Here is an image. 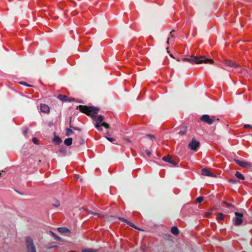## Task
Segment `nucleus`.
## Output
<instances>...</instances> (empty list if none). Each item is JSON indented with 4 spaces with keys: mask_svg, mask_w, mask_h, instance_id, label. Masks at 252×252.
Returning a JSON list of instances; mask_svg holds the SVG:
<instances>
[{
    "mask_svg": "<svg viewBox=\"0 0 252 252\" xmlns=\"http://www.w3.org/2000/svg\"><path fill=\"white\" fill-rule=\"evenodd\" d=\"M76 109L79 110L80 112L85 113L88 116L90 115L94 121H96L97 118L96 115L99 110V109L98 107L81 105L77 106Z\"/></svg>",
    "mask_w": 252,
    "mask_h": 252,
    "instance_id": "nucleus-1",
    "label": "nucleus"
},
{
    "mask_svg": "<svg viewBox=\"0 0 252 252\" xmlns=\"http://www.w3.org/2000/svg\"><path fill=\"white\" fill-rule=\"evenodd\" d=\"M183 62H188L190 63H195L196 64L200 63H213L214 60L212 59H207L204 56H192L189 58H184L182 59Z\"/></svg>",
    "mask_w": 252,
    "mask_h": 252,
    "instance_id": "nucleus-2",
    "label": "nucleus"
},
{
    "mask_svg": "<svg viewBox=\"0 0 252 252\" xmlns=\"http://www.w3.org/2000/svg\"><path fill=\"white\" fill-rule=\"evenodd\" d=\"M200 121L209 125L213 124L216 122L220 121L219 118H217L215 116H210L208 114H204L202 115L200 118Z\"/></svg>",
    "mask_w": 252,
    "mask_h": 252,
    "instance_id": "nucleus-3",
    "label": "nucleus"
},
{
    "mask_svg": "<svg viewBox=\"0 0 252 252\" xmlns=\"http://www.w3.org/2000/svg\"><path fill=\"white\" fill-rule=\"evenodd\" d=\"M106 219L108 220L112 221H115L117 219H118L120 220H122L123 221L126 223L127 224H129L130 226L137 229L140 231H143V229L138 228L137 226H136L133 223L131 222L130 221L127 220L126 219L122 217H118L117 218L115 216H106Z\"/></svg>",
    "mask_w": 252,
    "mask_h": 252,
    "instance_id": "nucleus-4",
    "label": "nucleus"
},
{
    "mask_svg": "<svg viewBox=\"0 0 252 252\" xmlns=\"http://www.w3.org/2000/svg\"><path fill=\"white\" fill-rule=\"evenodd\" d=\"M26 248L27 252H36L33 239L30 237L26 238Z\"/></svg>",
    "mask_w": 252,
    "mask_h": 252,
    "instance_id": "nucleus-5",
    "label": "nucleus"
},
{
    "mask_svg": "<svg viewBox=\"0 0 252 252\" xmlns=\"http://www.w3.org/2000/svg\"><path fill=\"white\" fill-rule=\"evenodd\" d=\"M199 146V142L197 141L195 139L193 138L189 144L188 147L192 150L197 151Z\"/></svg>",
    "mask_w": 252,
    "mask_h": 252,
    "instance_id": "nucleus-6",
    "label": "nucleus"
},
{
    "mask_svg": "<svg viewBox=\"0 0 252 252\" xmlns=\"http://www.w3.org/2000/svg\"><path fill=\"white\" fill-rule=\"evenodd\" d=\"M234 161L236 164H237L238 165L241 167L246 168H249L251 167V164L249 162L241 161L237 159H234Z\"/></svg>",
    "mask_w": 252,
    "mask_h": 252,
    "instance_id": "nucleus-7",
    "label": "nucleus"
},
{
    "mask_svg": "<svg viewBox=\"0 0 252 252\" xmlns=\"http://www.w3.org/2000/svg\"><path fill=\"white\" fill-rule=\"evenodd\" d=\"M104 119L103 116L102 115H99L98 117H97L96 120V125L95 127L97 128L98 130H102V128L100 127V125L101 123H102V121Z\"/></svg>",
    "mask_w": 252,
    "mask_h": 252,
    "instance_id": "nucleus-8",
    "label": "nucleus"
},
{
    "mask_svg": "<svg viewBox=\"0 0 252 252\" xmlns=\"http://www.w3.org/2000/svg\"><path fill=\"white\" fill-rule=\"evenodd\" d=\"M58 98L62 100L65 102H71L74 100V98L71 97H68L66 95L60 94L58 96Z\"/></svg>",
    "mask_w": 252,
    "mask_h": 252,
    "instance_id": "nucleus-9",
    "label": "nucleus"
},
{
    "mask_svg": "<svg viewBox=\"0 0 252 252\" xmlns=\"http://www.w3.org/2000/svg\"><path fill=\"white\" fill-rule=\"evenodd\" d=\"M201 174L204 176L216 177V175L206 168H203L201 170Z\"/></svg>",
    "mask_w": 252,
    "mask_h": 252,
    "instance_id": "nucleus-10",
    "label": "nucleus"
},
{
    "mask_svg": "<svg viewBox=\"0 0 252 252\" xmlns=\"http://www.w3.org/2000/svg\"><path fill=\"white\" fill-rule=\"evenodd\" d=\"M40 111L43 113L48 114L50 113V108L47 104H41Z\"/></svg>",
    "mask_w": 252,
    "mask_h": 252,
    "instance_id": "nucleus-11",
    "label": "nucleus"
},
{
    "mask_svg": "<svg viewBox=\"0 0 252 252\" xmlns=\"http://www.w3.org/2000/svg\"><path fill=\"white\" fill-rule=\"evenodd\" d=\"M233 221L234 225L238 226L242 223L243 220L242 218L236 217L233 218Z\"/></svg>",
    "mask_w": 252,
    "mask_h": 252,
    "instance_id": "nucleus-12",
    "label": "nucleus"
},
{
    "mask_svg": "<svg viewBox=\"0 0 252 252\" xmlns=\"http://www.w3.org/2000/svg\"><path fill=\"white\" fill-rule=\"evenodd\" d=\"M225 64L230 67H237L239 66V65L233 62L230 60H227L225 62Z\"/></svg>",
    "mask_w": 252,
    "mask_h": 252,
    "instance_id": "nucleus-13",
    "label": "nucleus"
},
{
    "mask_svg": "<svg viewBox=\"0 0 252 252\" xmlns=\"http://www.w3.org/2000/svg\"><path fill=\"white\" fill-rule=\"evenodd\" d=\"M187 131V127L186 126H183L180 128V130H179L178 133L182 135H184L186 133Z\"/></svg>",
    "mask_w": 252,
    "mask_h": 252,
    "instance_id": "nucleus-14",
    "label": "nucleus"
},
{
    "mask_svg": "<svg viewBox=\"0 0 252 252\" xmlns=\"http://www.w3.org/2000/svg\"><path fill=\"white\" fill-rule=\"evenodd\" d=\"M58 231L62 233H70V230L66 227H59L58 228Z\"/></svg>",
    "mask_w": 252,
    "mask_h": 252,
    "instance_id": "nucleus-15",
    "label": "nucleus"
},
{
    "mask_svg": "<svg viewBox=\"0 0 252 252\" xmlns=\"http://www.w3.org/2000/svg\"><path fill=\"white\" fill-rule=\"evenodd\" d=\"M171 232L173 234L175 235H178L179 233V230L176 226L172 227L171 229Z\"/></svg>",
    "mask_w": 252,
    "mask_h": 252,
    "instance_id": "nucleus-16",
    "label": "nucleus"
},
{
    "mask_svg": "<svg viewBox=\"0 0 252 252\" xmlns=\"http://www.w3.org/2000/svg\"><path fill=\"white\" fill-rule=\"evenodd\" d=\"M72 138H66L64 141V144L67 146H70L72 144Z\"/></svg>",
    "mask_w": 252,
    "mask_h": 252,
    "instance_id": "nucleus-17",
    "label": "nucleus"
},
{
    "mask_svg": "<svg viewBox=\"0 0 252 252\" xmlns=\"http://www.w3.org/2000/svg\"><path fill=\"white\" fill-rule=\"evenodd\" d=\"M65 130H66L65 135L66 136H69L71 134H72L74 133L73 130L70 127V128L66 127L65 128Z\"/></svg>",
    "mask_w": 252,
    "mask_h": 252,
    "instance_id": "nucleus-18",
    "label": "nucleus"
},
{
    "mask_svg": "<svg viewBox=\"0 0 252 252\" xmlns=\"http://www.w3.org/2000/svg\"><path fill=\"white\" fill-rule=\"evenodd\" d=\"M235 176L240 180H244L245 177L243 175H242L240 172L237 171L235 174Z\"/></svg>",
    "mask_w": 252,
    "mask_h": 252,
    "instance_id": "nucleus-19",
    "label": "nucleus"
},
{
    "mask_svg": "<svg viewBox=\"0 0 252 252\" xmlns=\"http://www.w3.org/2000/svg\"><path fill=\"white\" fill-rule=\"evenodd\" d=\"M87 212L90 214H93V215H96L98 217H105V216H104L103 215H102V214H99V213H95V212H93V211H92L91 210H88Z\"/></svg>",
    "mask_w": 252,
    "mask_h": 252,
    "instance_id": "nucleus-20",
    "label": "nucleus"
},
{
    "mask_svg": "<svg viewBox=\"0 0 252 252\" xmlns=\"http://www.w3.org/2000/svg\"><path fill=\"white\" fill-rule=\"evenodd\" d=\"M50 233L51 234L52 236L53 237L54 239H55L56 240H59V241H62V239L61 237H60L59 236L57 235L54 232H53L52 231H50Z\"/></svg>",
    "mask_w": 252,
    "mask_h": 252,
    "instance_id": "nucleus-21",
    "label": "nucleus"
},
{
    "mask_svg": "<svg viewBox=\"0 0 252 252\" xmlns=\"http://www.w3.org/2000/svg\"><path fill=\"white\" fill-rule=\"evenodd\" d=\"M168 163L172 164L173 166L176 167L177 166L178 163L175 162V160L171 157L169 160L168 161Z\"/></svg>",
    "mask_w": 252,
    "mask_h": 252,
    "instance_id": "nucleus-22",
    "label": "nucleus"
},
{
    "mask_svg": "<svg viewBox=\"0 0 252 252\" xmlns=\"http://www.w3.org/2000/svg\"><path fill=\"white\" fill-rule=\"evenodd\" d=\"M52 204L53 206L57 207L60 205V203L59 200L55 199L52 201Z\"/></svg>",
    "mask_w": 252,
    "mask_h": 252,
    "instance_id": "nucleus-23",
    "label": "nucleus"
},
{
    "mask_svg": "<svg viewBox=\"0 0 252 252\" xmlns=\"http://www.w3.org/2000/svg\"><path fill=\"white\" fill-rule=\"evenodd\" d=\"M224 218V215L222 213H220L218 215L217 217V219L218 220H223Z\"/></svg>",
    "mask_w": 252,
    "mask_h": 252,
    "instance_id": "nucleus-24",
    "label": "nucleus"
},
{
    "mask_svg": "<svg viewBox=\"0 0 252 252\" xmlns=\"http://www.w3.org/2000/svg\"><path fill=\"white\" fill-rule=\"evenodd\" d=\"M54 141L57 143L58 144H60L62 142V140L60 137L56 136L54 138Z\"/></svg>",
    "mask_w": 252,
    "mask_h": 252,
    "instance_id": "nucleus-25",
    "label": "nucleus"
},
{
    "mask_svg": "<svg viewBox=\"0 0 252 252\" xmlns=\"http://www.w3.org/2000/svg\"><path fill=\"white\" fill-rule=\"evenodd\" d=\"M97 251L96 250L92 249H85L82 250V252H96Z\"/></svg>",
    "mask_w": 252,
    "mask_h": 252,
    "instance_id": "nucleus-26",
    "label": "nucleus"
},
{
    "mask_svg": "<svg viewBox=\"0 0 252 252\" xmlns=\"http://www.w3.org/2000/svg\"><path fill=\"white\" fill-rule=\"evenodd\" d=\"M228 182L230 183H232L234 184H237L239 183V181L235 179H229L228 180Z\"/></svg>",
    "mask_w": 252,
    "mask_h": 252,
    "instance_id": "nucleus-27",
    "label": "nucleus"
},
{
    "mask_svg": "<svg viewBox=\"0 0 252 252\" xmlns=\"http://www.w3.org/2000/svg\"><path fill=\"white\" fill-rule=\"evenodd\" d=\"M204 199V197L202 196H200L196 199V202L197 203H200L203 201Z\"/></svg>",
    "mask_w": 252,
    "mask_h": 252,
    "instance_id": "nucleus-28",
    "label": "nucleus"
},
{
    "mask_svg": "<svg viewBox=\"0 0 252 252\" xmlns=\"http://www.w3.org/2000/svg\"><path fill=\"white\" fill-rule=\"evenodd\" d=\"M170 158H171L170 156H164V157H163L162 158V160H164L165 162H168V160H169Z\"/></svg>",
    "mask_w": 252,
    "mask_h": 252,
    "instance_id": "nucleus-29",
    "label": "nucleus"
},
{
    "mask_svg": "<svg viewBox=\"0 0 252 252\" xmlns=\"http://www.w3.org/2000/svg\"><path fill=\"white\" fill-rule=\"evenodd\" d=\"M103 126L106 128H109L110 127V125L106 123L105 122H103V123H101V124L100 125V126Z\"/></svg>",
    "mask_w": 252,
    "mask_h": 252,
    "instance_id": "nucleus-30",
    "label": "nucleus"
},
{
    "mask_svg": "<svg viewBox=\"0 0 252 252\" xmlns=\"http://www.w3.org/2000/svg\"><path fill=\"white\" fill-rule=\"evenodd\" d=\"M235 215H236V216L237 217H239V218H242L243 217V214L242 213H239V212H236L235 213Z\"/></svg>",
    "mask_w": 252,
    "mask_h": 252,
    "instance_id": "nucleus-31",
    "label": "nucleus"
},
{
    "mask_svg": "<svg viewBox=\"0 0 252 252\" xmlns=\"http://www.w3.org/2000/svg\"><path fill=\"white\" fill-rule=\"evenodd\" d=\"M146 137L148 138H149L150 139L152 140H155V137L154 135H152V134H147L146 135Z\"/></svg>",
    "mask_w": 252,
    "mask_h": 252,
    "instance_id": "nucleus-32",
    "label": "nucleus"
},
{
    "mask_svg": "<svg viewBox=\"0 0 252 252\" xmlns=\"http://www.w3.org/2000/svg\"><path fill=\"white\" fill-rule=\"evenodd\" d=\"M105 137L110 142H112V143H113L115 141V139L113 138H111V137H110L109 136H105Z\"/></svg>",
    "mask_w": 252,
    "mask_h": 252,
    "instance_id": "nucleus-33",
    "label": "nucleus"
},
{
    "mask_svg": "<svg viewBox=\"0 0 252 252\" xmlns=\"http://www.w3.org/2000/svg\"><path fill=\"white\" fill-rule=\"evenodd\" d=\"M19 83L22 85H25L27 87H32V86L31 85L28 84L25 82H20Z\"/></svg>",
    "mask_w": 252,
    "mask_h": 252,
    "instance_id": "nucleus-34",
    "label": "nucleus"
},
{
    "mask_svg": "<svg viewBox=\"0 0 252 252\" xmlns=\"http://www.w3.org/2000/svg\"><path fill=\"white\" fill-rule=\"evenodd\" d=\"M223 203L224 204H225L226 205V206H227V207H228V208H230L231 207H232V205L230 204V203H228L227 202H226V201H223Z\"/></svg>",
    "mask_w": 252,
    "mask_h": 252,
    "instance_id": "nucleus-35",
    "label": "nucleus"
},
{
    "mask_svg": "<svg viewBox=\"0 0 252 252\" xmlns=\"http://www.w3.org/2000/svg\"><path fill=\"white\" fill-rule=\"evenodd\" d=\"M32 142H33L34 144H37V139H36L35 137H33V138H32Z\"/></svg>",
    "mask_w": 252,
    "mask_h": 252,
    "instance_id": "nucleus-36",
    "label": "nucleus"
},
{
    "mask_svg": "<svg viewBox=\"0 0 252 252\" xmlns=\"http://www.w3.org/2000/svg\"><path fill=\"white\" fill-rule=\"evenodd\" d=\"M145 152H146V153L147 155L148 156H151V152H150L149 150H148V149H147V150H146Z\"/></svg>",
    "mask_w": 252,
    "mask_h": 252,
    "instance_id": "nucleus-37",
    "label": "nucleus"
},
{
    "mask_svg": "<svg viewBox=\"0 0 252 252\" xmlns=\"http://www.w3.org/2000/svg\"><path fill=\"white\" fill-rule=\"evenodd\" d=\"M69 127L71 128V127H73V126H72L71 125V119H72V118L70 117L69 118Z\"/></svg>",
    "mask_w": 252,
    "mask_h": 252,
    "instance_id": "nucleus-38",
    "label": "nucleus"
},
{
    "mask_svg": "<svg viewBox=\"0 0 252 252\" xmlns=\"http://www.w3.org/2000/svg\"><path fill=\"white\" fill-rule=\"evenodd\" d=\"M251 127V125L249 124H246L244 126V128H250Z\"/></svg>",
    "mask_w": 252,
    "mask_h": 252,
    "instance_id": "nucleus-39",
    "label": "nucleus"
},
{
    "mask_svg": "<svg viewBox=\"0 0 252 252\" xmlns=\"http://www.w3.org/2000/svg\"><path fill=\"white\" fill-rule=\"evenodd\" d=\"M71 128H73L74 130H78V131H80L81 130V129L79 127H74V126H73V127H71Z\"/></svg>",
    "mask_w": 252,
    "mask_h": 252,
    "instance_id": "nucleus-40",
    "label": "nucleus"
},
{
    "mask_svg": "<svg viewBox=\"0 0 252 252\" xmlns=\"http://www.w3.org/2000/svg\"><path fill=\"white\" fill-rule=\"evenodd\" d=\"M71 128H73L74 130H78V131H80L81 130V129L79 127H74V126H73V127H71Z\"/></svg>",
    "mask_w": 252,
    "mask_h": 252,
    "instance_id": "nucleus-41",
    "label": "nucleus"
},
{
    "mask_svg": "<svg viewBox=\"0 0 252 252\" xmlns=\"http://www.w3.org/2000/svg\"><path fill=\"white\" fill-rule=\"evenodd\" d=\"M124 140H125L127 142H129V143H130L131 142V141L128 138H124Z\"/></svg>",
    "mask_w": 252,
    "mask_h": 252,
    "instance_id": "nucleus-42",
    "label": "nucleus"
},
{
    "mask_svg": "<svg viewBox=\"0 0 252 252\" xmlns=\"http://www.w3.org/2000/svg\"><path fill=\"white\" fill-rule=\"evenodd\" d=\"M25 135H26L28 133V128H26L23 132Z\"/></svg>",
    "mask_w": 252,
    "mask_h": 252,
    "instance_id": "nucleus-43",
    "label": "nucleus"
},
{
    "mask_svg": "<svg viewBox=\"0 0 252 252\" xmlns=\"http://www.w3.org/2000/svg\"><path fill=\"white\" fill-rule=\"evenodd\" d=\"M55 247V246H51V247H50L48 248V250L51 249H52V248H54Z\"/></svg>",
    "mask_w": 252,
    "mask_h": 252,
    "instance_id": "nucleus-44",
    "label": "nucleus"
},
{
    "mask_svg": "<svg viewBox=\"0 0 252 252\" xmlns=\"http://www.w3.org/2000/svg\"><path fill=\"white\" fill-rule=\"evenodd\" d=\"M210 213L207 212V213H206V216L207 217H208V216L210 215Z\"/></svg>",
    "mask_w": 252,
    "mask_h": 252,
    "instance_id": "nucleus-45",
    "label": "nucleus"
},
{
    "mask_svg": "<svg viewBox=\"0 0 252 252\" xmlns=\"http://www.w3.org/2000/svg\"><path fill=\"white\" fill-rule=\"evenodd\" d=\"M219 207H215L214 208V210H217L218 209Z\"/></svg>",
    "mask_w": 252,
    "mask_h": 252,
    "instance_id": "nucleus-46",
    "label": "nucleus"
},
{
    "mask_svg": "<svg viewBox=\"0 0 252 252\" xmlns=\"http://www.w3.org/2000/svg\"><path fill=\"white\" fill-rule=\"evenodd\" d=\"M169 39L168 38V40H167V43H169Z\"/></svg>",
    "mask_w": 252,
    "mask_h": 252,
    "instance_id": "nucleus-47",
    "label": "nucleus"
},
{
    "mask_svg": "<svg viewBox=\"0 0 252 252\" xmlns=\"http://www.w3.org/2000/svg\"><path fill=\"white\" fill-rule=\"evenodd\" d=\"M106 134H109V131H107V132H106Z\"/></svg>",
    "mask_w": 252,
    "mask_h": 252,
    "instance_id": "nucleus-48",
    "label": "nucleus"
},
{
    "mask_svg": "<svg viewBox=\"0 0 252 252\" xmlns=\"http://www.w3.org/2000/svg\"><path fill=\"white\" fill-rule=\"evenodd\" d=\"M174 32V31H172V32H170V34H172V32Z\"/></svg>",
    "mask_w": 252,
    "mask_h": 252,
    "instance_id": "nucleus-49",
    "label": "nucleus"
},
{
    "mask_svg": "<svg viewBox=\"0 0 252 252\" xmlns=\"http://www.w3.org/2000/svg\"><path fill=\"white\" fill-rule=\"evenodd\" d=\"M83 144L82 141H81V142H80V144Z\"/></svg>",
    "mask_w": 252,
    "mask_h": 252,
    "instance_id": "nucleus-50",
    "label": "nucleus"
},
{
    "mask_svg": "<svg viewBox=\"0 0 252 252\" xmlns=\"http://www.w3.org/2000/svg\"><path fill=\"white\" fill-rule=\"evenodd\" d=\"M83 144L82 141H81V142H80V144Z\"/></svg>",
    "mask_w": 252,
    "mask_h": 252,
    "instance_id": "nucleus-51",
    "label": "nucleus"
},
{
    "mask_svg": "<svg viewBox=\"0 0 252 252\" xmlns=\"http://www.w3.org/2000/svg\"><path fill=\"white\" fill-rule=\"evenodd\" d=\"M250 223L252 224V220L250 221Z\"/></svg>",
    "mask_w": 252,
    "mask_h": 252,
    "instance_id": "nucleus-52",
    "label": "nucleus"
},
{
    "mask_svg": "<svg viewBox=\"0 0 252 252\" xmlns=\"http://www.w3.org/2000/svg\"><path fill=\"white\" fill-rule=\"evenodd\" d=\"M1 172H0V176H1Z\"/></svg>",
    "mask_w": 252,
    "mask_h": 252,
    "instance_id": "nucleus-53",
    "label": "nucleus"
}]
</instances>
